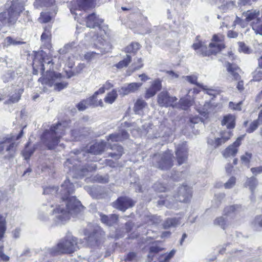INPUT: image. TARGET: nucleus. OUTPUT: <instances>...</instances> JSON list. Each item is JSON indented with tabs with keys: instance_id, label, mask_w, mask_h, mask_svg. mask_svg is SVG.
Masks as SVG:
<instances>
[{
	"instance_id": "obj_1",
	"label": "nucleus",
	"mask_w": 262,
	"mask_h": 262,
	"mask_svg": "<svg viewBox=\"0 0 262 262\" xmlns=\"http://www.w3.org/2000/svg\"><path fill=\"white\" fill-rule=\"evenodd\" d=\"M56 187L44 189L43 194H57L62 200L60 204L56 205L52 210V215L57 225L63 224L70 220V216L75 215L83 207L80 202L75 196H70L74 191V186L69 179L66 180L61 185L59 192Z\"/></svg>"
},
{
	"instance_id": "obj_2",
	"label": "nucleus",
	"mask_w": 262,
	"mask_h": 262,
	"mask_svg": "<svg viewBox=\"0 0 262 262\" xmlns=\"http://www.w3.org/2000/svg\"><path fill=\"white\" fill-rule=\"evenodd\" d=\"M66 124L58 123L43 133L41 140L49 149H53L58 144L59 139L64 134Z\"/></svg>"
},
{
	"instance_id": "obj_3",
	"label": "nucleus",
	"mask_w": 262,
	"mask_h": 262,
	"mask_svg": "<svg viewBox=\"0 0 262 262\" xmlns=\"http://www.w3.org/2000/svg\"><path fill=\"white\" fill-rule=\"evenodd\" d=\"M77 244V238L71 234H67L56 246L49 250V252L53 256L63 253H72L79 249Z\"/></svg>"
},
{
	"instance_id": "obj_4",
	"label": "nucleus",
	"mask_w": 262,
	"mask_h": 262,
	"mask_svg": "<svg viewBox=\"0 0 262 262\" xmlns=\"http://www.w3.org/2000/svg\"><path fill=\"white\" fill-rule=\"evenodd\" d=\"M25 126L23 128L20 130L18 135L15 137L14 135L7 136L3 138L0 141V155L3 154L4 149H6V154L4 156V158L6 159H10L15 157L16 150L17 144L14 141L19 139L23 135V129L26 127Z\"/></svg>"
},
{
	"instance_id": "obj_5",
	"label": "nucleus",
	"mask_w": 262,
	"mask_h": 262,
	"mask_svg": "<svg viewBox=\"0 0 262 262\" xmlns=\"http://www.w3.org/2000/svg\"><path fill=\"white\" fill-rule=\"evenodd\" d=\"M64 77L59 73H56L53 71L47 72L45 77H41L38 81L41 82L42 84H46L50 87L54 86V89L57 91H60L66 88L68 83L62 80Z\"/></svg>"
},
{
	"instance_id": "obj_6",
	"label": "nucleus",
	"mask_w": 262,
	"mask_h": 262,
	"mask_svg": "<svg viewBox=\"0 0 262 262\" xmlns=\"http://www.w3.org/2000/svg\"><path fill=\"white\" fill-rule=\"evenodd\" d=\"M97 0H77V6L75 8L70 9L72 14L75 15H81L83 14L79 13L80 11H84L88 13L85 16H95V12L91 11L95 8Z\"/></svg>"
},
{
	"instance_id": "obj_7",
	"label": "nucleus",
	"mask_w": 262,
	"mask_h": 262,
	"mask_svg": "<svg viewBox=\"0 0 262 262\" xmlns=\"http://www.w3.org/2000/svg\"><path fill=\"white\" fill-rule=\"evenodd\" d=\"M192 48L196 51L197 54L202 56H208L212 54H215L224 48V46L222 43H210L207 47L204 43L199 42L194 43Z\"/></svg>"
},
{
	"instance_id": "obj_8",
	"label": "nucleus",
	"mask_w": 262,
	"mask_h": 262,
	"mask_svg": "<svg viewBox=\"0 0 262 262\" xmlns=\"http://www.w3.org/2000/svg\"><path fill=\"white\" fill-rule=\"evenodd\" d=\"M152 162L162 170H168L173 166L172 155L169 151L156 154L152 158Z\"/></svg>"
},
{
	"instance_id": "obj_9",
	"label": "nucleus",
	"mask_w": 262,
	"mask_h": 262,
	"mask_svg": "<svg viewBox=\"0 0 262 262\" xmlns=\"http://www.w3.org/2000/svg\"><path fill=\"white\" fill-rule=\"evenodd\" d=\"M191 189L189 187L183 185L179 187L177 195L173 196L174 199L172 198L171 201H170L169 198H166L161 202L163 205L169 207H171V204L173 203L174 200L180 202H187L191 197Z\"/></svg>"
},
{
	"instance_id": "obj_10",
	"label": "nucleus",
	"mask_w": 262,
	"mask_h": 262,
	"mask_svg": "<svg viewBox=\"0 0 262 262\" xmlns=\"http://www.w3.org/2000/svg\"><path fill=\"white\" fill-rule=\"evenodd\" d=\"M55 0H35L34 5L38 8L39 7L48 8L47 12H41L40 16H53L57 14V8Z\"/></svg>"
},
{
	"instance_id": "obj_11",
	"label": "nucleus",
	"mask_w": 262,
	"mask_h": 262,
	"mask_svg": "<svg viewBox=\"0 0 262 262\" xmlns=\"http://www.w3.org/2000/svg\"><path fill=\"white\" fill-rule=\"evenodd\" d=\"M177 98L176 97L171 96L167 91H163L161 92L157 96V102L161 107H169L173 106L177 101Z\"/></svg>"
},
{
	"instance_id": "obj_12",
	"label": "nucleus",
	"mask_w": 262,
	"mask_h": 262,
	"mask_svg": "<svg viewBox=\"0 0 262 262\" xmlns=\"http://www.w3.org/2000/svg\"><path fill=\"white\" fill-rule=\"evenodd\" d=\"M134 205V202L127 197H119L113 203V207L122 211H125L127 209Z\"/></svg>"
},
{
	"instance_id": "obj_13",
	"label": "nucleus",
	"mask_w": 262,
	"mask_h": 262,
	"mask_svg": "<svg viewBox=\"0 0 262 262\" xmlns=\"http://www.w3.org/2000/svg\"><path fill=\"white\" fill-rule=\"evenodd\" d=\"M187 146L186 143L179 144L176 148V155L179 165L184 163L187 159Z\"/></svg>"
},
{
	"instance_id": "obj_14",
	"label": "nucleus",
	"mask_w": 262,
	"mask_h": 262,
	"mask_svg": "<svg viewBox=\"0 0 262 262\" xmlns=\"http://www.w3.org/2000/svg\"><path fill=\"white\" fill-rule=\"evenodd\" d=\"M244 136H241L237 138L236 141L226 148L223 152V155L225 158L234 157L238 151V148L241 144V141Z\"/></svg>"
},
{
	"instance_id": "obj_15",
	"label": "nucleus",
	"mask_w": 262,
	"mask_h": 262,
	"mask_svg": "<svg viewBox=\"0 0 262 262\" xmlns=\"http://www.w3.org/2000/svg\"><path fill=\"white\" fill-rule=\"evenodd\" d=\"M162 80L159 78L151 82L150 86L147 89L145 94V98L149 99L154 96L156 93L162 89Z\"/></svg>"
},
{
	"instance_id": "obj_16",
	"label": "nucleus",
	"mask_w": 262,
	"mask_h": 262,
	"mask_svg": "<svg viewBox=\"0 0 262 262\" xmlns=\"http://www.w3.org/2000/svg\"><path fill=\"white\" fill-rule=\"evenodd\" d=\"M242 210L243 208L241 205H228L224 208L223 214L227 217L233 218Z\"/></svg>"
},
{
	"instance_id": "obj_17",
	"label": "nucleus",
	"mask_w": 262,
	"mask_h": 262,
	"mask_svg": "<svg viewBox=\"0 0 262 262\" xmlns=\"http://www.w3.org/2000/svg\"><path fill=\"white\" fill-rule=\"evenodd\" d=\"M77 18V21H80L82 19H84L86 26L89 28H95L96 27L101 29L102 28L101 24L103 23L102 19H99L98 17H75Z\"/></svg>"
},
{
	"instance_id": "obj_18",
	"label": "nucleus",
	"mask_w": 262,
	"mask_h": 262,
	"mask_svg": "<svg viewBox=\"0 0 262 262\" xmlns=\"http://www.w3.org/2000/svg\"><path fill=\"white\" fill-rule=\"evenodd\" d=\"M142 85V83L133 82L121 87L119 90L120 95L123 96L128 95L129 93L137 92Z\"/></svg>"
},
{
	"instance_id": "obj_19",
	"label": "nucleus",
	"mask_w": 262,
	"mask_h": 262,
	"mask_svg": "<svg viewBox=\"0 0 262 262\" xmlns=\"http://www.w3.org/2000/svg\"><path fill=\"white\" fill-rule=\"evenodd\" d=\"M225 67L227 71L230 76L234 80H238L241 78L239 72L241 70L235 64H232L229 62H225Z\"/></svg>"
},
{
	"instance_id": "obj_20",
	"label": "nucleus",
	"mask_w": 262,
	"mask_h": 262,
	"mask_svg": "<svg viewBox=\"0 0 262 262\" xmlns=\"http://www.w3.org/2000/svg\"><path fill=\"white\" fill-rule=\"evenodd\" d=\"M106 144L104 141L96 142L90 147L88 153L93 155H100L106 150Z\"/></svg>"
},
{
	"instance_id": "obj_21",
	"label": "nucleus",
	"mask_w": 262,
	"mask_h": 262,
	"mask_svg": "<svg viewBox=\"0 0 262 262\" xmlns=\"http://www.w3.org/2000/svg\"><path fill=\"white\" fill-rule=\"evenodd\" d=\"M129 135L127 132L124 130H121L118 133H115L110 135L107 137V141L118 142L126 139L128 138Z\"/></svg>"
},
{
	"instance_id": "obj_22",
	"label": "nucleus",
	"mask_w": 262,
	"mask_h": 262,
	"mask_svg": "<svg viewBox=\"0 0 262 262\" xmlns=\"http://www.w3.org/2000/svg\"><path fill=\"white\" fill-rule=\"evenodd\" d=\"M99 214L101 222L109 226H112L115 224L118 219V215L115 214L106 215L103 214L102 213L99 212Z\"/></svg>"
},
{
	"instance_id": "obj_23",
	"label": "nucleus",
	"mask_w": 262,
	"mask_h": 262,
	"mask_svg": "<svg viewBox=\"0 0 262 262\" xmlns=\"http://www.w3.org/2000/svg\"><path fill=\"white\" fill-rule=\"evenodd\" d=\"M109 146L110 149H111L114 151L109 153L108 156L115 159H119L123 154V147L120 145H118V144H114L113 145H111L110 143Z\"/></svg>"
},
{
	"instance_id": "obj_24",
	"label": "nucleus",
	"mask_w": 262,
	"mask_h": 262,
	"mask_svg": "<svg viewBox=\"0 0 262 262\" xmlns=\"http://www.w3.org/2000/svg\"><path fill=\"white\" fill-rule=\"evenodd\" d=\"M97 168V166L95 164L91 163L88 165L86 167L83 168L76 170L77 176L76 178H81L84 176L86 175V173L89 171H92L95 170Z\"/></svg>"
},
{
	"instance_id": "obj_25",
	"label": "nucleus",
	"mask_w": 262,
	"mask_h": 262,
	"mask_svg": "<svg viewBox=\"0 0 262 262\" xmlns=\"http://www.w3.org/2000/svg\"><path fill=\"white\" fill-rule=\"evenodd\" d=\"M180 218L173 217L167 219L163 224V227L164 229H168L172 227H175L180 224Z\"/></svg>"
},
{
	"instance_id": "obj_26",
	"label": "nucleus",
	"mask_w": 262,
	"mask_h": 262,
	"mask_svg": "<svg viewBox=\"0 0 262 262\" xmlns=\"http://www.w3.org/2000/svg\"><path fill=\"white\" fill-rule=\"evenodd\" d=\"M235 118L232 115H228L224 117L222 125H226L227 128H233L235 126Z\"/></svg>"
},
{
	"instance_id": "obj_27",
	"label": "nucleus",
	"mask_w": 262,
	"mask_h": 262,
	"mask_svg": "<svg viewBox=\"0 0 262 262\" xmlns=\"http://www.w3.org/2000/svg\"><path fill=\"white\" fill-rule=\"evenodd\" d=\"M213 224L225 230L228 226L227 219L223 216L217 217L214 220Z\"/></svg>"
},
{
	"instance_id": "obj_28",
	"label": "nucleus",
	"mask_w": 262,
	"mask_h": 262,
	"mask_svg": "<svg viewBox=\"0 0 262 262\" xmlns=\"http://www.w3.org/2000/svg\"><path fill=\"white\" fill-rule=\"evenodd\" d=\"M141 47L140 45L136 42H132L124 49V51L126 53H132L135 55Z\"/></svg>"
},
{
	"instance_id": "obj_29",
	"label": "nucleus",
	"mask_w": 262,
	"mask_h": 262,
	"mask_svg": "<svg viewBox=\"0 0 262 262\" xmlns=\"http://www.w3.org/2000/svg\"><path fill=\"white\" fill-rule=\"evenodd\" d=\"M252 227L257 231L262 230V214L257 215L251 222Z\"/></svg>"
},
{
	"instance_id": "obj_30",
	"label": "nucleus",
	"mask_w": 262,
	"mask_h": 262,
	"mask_svg": "<svg viewBox=\"0 0 262 262\" xmlns=\"http://www.w3.org/2000/svg\"><path fill=\"white\" fill-rule=\"evenodd\" d=\"M147 106V104L144 100L139 99L135 104L134 111L136 114H140L142 110Z\"/></svg>"
},
{
	"instance_id": "obj_31",
	"label": "nucleus",
	"mask_w": 262,
	"mask_h": 262,
	"mask_svg": "<svg viewBox=\"0 0 262 262\" xmlns=\"http://www.w3.org/2000/svg\"><path fill=\"white\" fill-rule=\"evenodd\" d=\"M257 184L258 182L257 179L255 177H252L247 179L245 185L246 187H249L251 192L253 193L254 189L257 185Z\"/></svg>"
},
{
	"instance_id": "obj_32",
	"label": "nucleus",
	"mask_w": 262,
	"mask_h": 262,
	"mask_svg": "<svg viewBox=\"0 0 262 262\" xmlns=\"http://www.w3.org/2000/svg\"><path fill=\"white\" fill-rule=\"evenodd\" d=\"M50 26H46L44 27V32L41 36V40L45 43H49L50 41Z\"/></svg>"
},
{
	"instance_id": "obj_33",
	"label": "nucleus",
	"mask_w": 262,
	"mask_h": 262,
	"mask_svg": "<svg viewBox=\"0 0 262 262\" xmlns=\"http://www.w3.org/2000/svg\"><path fill=\"white\" fill-rule=\"evenodd\" d=\"M132 61V57L128 54H126L125 57L122 60L119 61L116 64V67L118 69H122L127 67Z\"/></svg>"
},
{
	"instance_id": "obj_34",
	"label": "nucleus",
	"mask_w": 262,
	"mask_h": 262,
	"mask_svg": "<svg viewBox=\"0 0 262 262\" xmlns=\"http://www.w3.org/2000/svg\"><path fill=\"white\" fill-rule=\"evenodd\" d=\"M118 94L115 90H113L107 94L104 98V101L109 104H112L117 98Z\"/></svg>"
},
{
	"instance_id": "obj_35",
	"label": "nucleus",
	"mask_w": 262,
	"mask_h": 262,
	"mask_svg": "<svg viewBox=\"0 0 262 262\" xmlns=\"http://www.w3.org/2000/svg\"><path fill=\"white\" fill-rule=\"evenodd\" d=\"M208 143L214 147L216 148L227 142L225 140L221 137L215 138L214 140L209 139H208Z\"/></svg>"
},
{
	"instance_id": "obj_36",
	"label": "nucleus",
	"mask_w": 262,
	"mask_h": 262,
	"mask_svg": "<svg viewBox=\"0 0 262 262\" xmlns=\"http://www.w3.org/2000/svg\"><path fill=\"white\" fill-rule=\"evenodd\" d=\"M6 230V217L0 215V241L3 238Z\"/></svg>"
},
{
	"instance_id": "obj_37",
	"label": "nucleus",
	"mask_w": 262,
	"mask_h": 262,
	"mask_svg": "<svg viewBox=\"0 0 262 262\" xmlns=\"http://www.w3.org/2000/svg\"><path fill=\"white\" fill-rule=\"evenodd\" d=\"M23 92V90L18 89L16 90V92L10 98V99L6 102L7 103H15L17 102L20 98L21 94Z\"/></svg>"
},
{
	"instance_id": "obj_38",
	"label": "nucleus",
	"mask_w": 262,
	"mask_h": 262,
	"mask_svg": "<svg viewBox=\"0 0 262 262\" xmlns=\"http://www.w3.org/2000/svg\"><path fill=\"white\" fill-rule=\"evenodd\" d=\"M92 98H88L85 100H83L79 102L77 105V107L78 110L80 111H83L86 109L89 106H90V104L92 103Z\"/></svg>"
},
{
	"instance_id": "obj_39",
	"label": "nucleus",
	"mask_w": 262,
	"mask_h": 262,
	"mask_svg": "<svg viewBox=\"0 0 262 262\" xmlns=\"http://www.w3.org/2000/svg\"><path fill=\"white\" fill-rule=\"evenodd\" d=\"M192 101L188 98H182L179 101V104L182 110H186L190 106L192 105Z\"/></svg>"
},
{
	"instance_id": "obj_40",
	"label": "nucleus",
	"mask_w": 262,
	"mask_h": 262,
	"mask_svg": "<svg viewBox=\"0 0 262 262\" xmlns=\"http://www.w3.org/2000/svg\"><path fill=\"white\" fill-rule=\"evenodd\" d=\"M76 46V43L75 41L69 42L64 45L63 48L60 49L59 52L60 54H66V53L72 50Z\"/></svg>"
},
{
	"instance_id": "obj_41",
	"label": "nucleus",
	"mask_w": 262,
	"mask_h": 262,
	"mask_svg": "<svg viewBox=\"0 0 262 262\" xmlns=\"http://www.w3.org/2000/svg\"><path fill=\"white\" fill-rule=\"evenodd\" d=\"M234 3L232 1L225 2L221 5V6H219V8L220 10L223 12H226L228 9H231L234 7Z\"/></svg>"
},
{
	"instance_id": "obj_42",
	"label": "nucleus",
	"mask_w": 262,
	"mask_h": 262,
	"mask_svg": "<svg viewBox=\"0 0 262 262\" xmlns=\"http://www.w3.org/2000/svg\"><path fill=\"white\" fill-rule=\"evenodd\" d=\"M5 43L7 46L11 45L16 46L25 43L23 41L16 40L10 36L7 37L5 39Z\"/></svg>"
},
{
	"instance_id": "obj_43",
	"label": "nucleus",
	"mask_w": 262,
	"mask_h": 262,
	"mask_svg": "<svg viewBox=\"0 0 262 262\" xmlns=\"http://www.w3.org/2000/svg\"><path fill=\"white\" fill-rule=\"evenodd\" d=\"M184 79L190 82V83L195 84L200 87H203V85L197 82L198 77L195 75L186 76H185Z\"/></svg>"
},
{
	"instance_id": "obj_44",
	"label": "nucleus",
	"mask_w": 262,
	"mask_h": 262,
	"mask_svg": "<svg viewBox=\"0 0 262 262\" xmlns=\"http://www.w3.org/2000/svg\"><path fill=\"white\" fill-rule=\"evenodd\" d=\"M236 178L231 177L225 183L224 186L226 189H231L234 187L236 183Z\"/></svg>"
},
{
	"instance_id": "obj_45",
	"label": "nucleus",
	"mask_w": 262,
	"mask_h": 262,
	"mask_svg": "<svg viewBox=\"0 0 262 262\" xmlns=\"http://www.w3.org/2000/svg\"><path fill=\"white\" fill-rule=\"evenodd\" d=\"M260 124V123L258 121V120H254L250 124V126L247 129V132L248 133H253L257 128L258 126Z\"/></svg>"
},
{
	"instance_id": "obj_46",
	"label": "nucleus",
	"mask_w": 262,
	"mask_h": 262,
	"mask_svg": "<svg viewBox=\"0 0 262 262\" xmlns=\"http://www.w3.org/2000/svg\"><path fill=\"white\" fill-rule=\"evenodd\" d=\"M97 96L95 95V94H94V95L90 97L89 98H92V103L90 104V106H97L98 105H100L101 106H103V102L102 100L100 99L99 101L97 99Z\"/></svg>"
},
{
	"instance_id": "obj_47",
	"label": "nucleus",
	"mask_w": 262,
	"mask_h": 262,
	"mask_svg": "<svg viewBox=\"0 0 262 262\" xmlns=\"http://www.w3.org/2000/svg\"><path fill=\"white\" fill-rule=\"evenodd\" d=\"M154 189L158 192H164L166 190L165 185L160 182H157L154 185Z\"/></svg>"
},
{
	"instance_id": "obj_48",
	"label": "nucleus",
	"mask_w": 262,
	"mask_h": 262,
	"mask_svg": "<svg viewBox=\"0 0 262 262\" xmlns=\"http://www.w3.org/2000/svg\"><path fill=\"white\" fill-rule=\"evenodd\" d=\"M34 150L32 148H29L28 144L26 146V147L23 151V155L25 159H29L31 156L33 154Z\"/></svg>"
},
{
	"instance_id": "obj_49",
	"label": "nucleus",
	"mask_w": 262,
	"mask_h": 262,
	"mask_svg": "<svg viewBox=\"0 0 262 262\" xmlns=\"http://www.w3.org/2000/svg\"><path fill=\"white\" fill-rule=\"evenodd\" d=\"M72 159H68L67 161L64 163V168H67V167L69 169V170L67 172H73L75 173V167L74 165L72 166H71L72 165Z\"/></svg>"
},
{
	"instance_id": "obj_50",
	"label": "nucleus",
	"mask_w": 262,
	"mask_h": 262,
	"mask_svg": "<svg viewBox=\"0 0 262 262\" xmlns=\"http://www.w3.org/2000/svg\"><path fill=\"white\" fill-rule=\"evenodd\" d=\"M225 194L224 193H219L215 194L214 201L216 202V206L218 207L221 203L222 200L225 198Z\"/></svg>"
},
{
	"instance_id": "obj_51",
	"label": "nucleus",
	"mask_w": 262,
	"mask_h": 262,
	"mask_svg": "<svg viewBox=\"0 0 262 262\" xmlns=\"http://www.w3.org/2000/svg\"><path fill=\"white\" fill-rule=\"evenodd\" d=\"M190 0H171L170 3L173 5H181L186 6L189 3Z\"/></svg>"
},
{
	"instance_id": "obj_52",
	"label": "nucleus",
	"mask_w": 262,
	"mask_h": 262,
	"mask_svg": "<svg viewBox=\"0 0 262 262\" xmlns=\"http://www.w3.org/2000/svg\"><path fill=\"white\" fill-rule=\"evenodd\" d=\"M221 137L227 141L232 136V133L230 130H225L221 133Z\"/></svg>"
},
{
	"instance_id": "obj_53",
	"label": "nucleus",
	"mask_w": 262,
	"mask_h": 262,
	"mask_svg": "<svg viewBox=\"0 0 262 262\" xmlns=\"http://www.w3.org/2000/svg\"><path fill=\"white\" fill-rule=\"evenodd\" d=\"M98 54L99 53H97L95 52H89L85 54L84 58L88 61H90L94 59Z\"/></svg>"
},
{
	"instance_id": "obj_54",
	"label": "nucleus",
	"mask_w": 262,
	"mask_h": 262,
	"mask_svg": "<svg viewBox=\"0 0 262 262\" xmlns=\"http://www.w3.org/2000/svg\"><path fill=\"white\" fill-rule=\"evenodd\" d=\"M252 157V154L249 152H246L245 155L241 156V161L245 163H248Z\"/></svg>"
},
{
	"instance_id": "obj_55",
	"label": "nucleus",
	"mask_w": 262,
	"mask_h": 262,
	"mask_svg": "<svg viewBox=\"0 0 262 262\" xmlns=\"http://www.w3.org/2000/svg\"><path fill=\"white\" fill-rule=\"evenodd\" d=\"M2 78L4 82H8L12 79V73L7 72L3 76Z\"/></svg>"
},
{
	"instance_id": "obj_56",
	"label": "nucleus",
	"mask_w": 262,
	"mask_h": 262,
	"mask_svg": "<svg viewBox=\"0 0 262 262\" xmlns=\"http://www.w3.org/2000/svg\"><path fill=\"white\" fill-rule=\"evenodd\" d=\"M176 251L174 249L172 250L168 254L164 256L163 260L164 262H168L175 254Z\"/></svg>"
},
{
	"instance_id": "obj_57",
	"label": "nucleus",
	"mask_w": 262,
	"mask_h": 262,
	"mask_svg": "<svg viewBox=\"0 0 262 262\" xmlns=\"http://www.w3.org/2000/svg\"><path fill=\"white\" fill-rule=\"evenodd\" d=\"M239 51L240 52H243L244 53H248V48L246 46L245 43L243 42H239Z\"/></svg>"
},
{
	"instance_id": "obj_58",
	"label": "nucleus",
	"mask_w": 262,
	"mask_h": 262,
	"mask_svg": "<svg viewBox=\"0 0 262 262\" xmlns=\"http://www.w3.org/2000/svg\"><path fill=\"white\" fill-rule=\"evenodd\" d=\"M259 15V11L256 10H252L251 11L248 10L246 12L245 16H256Z\"/></svg>"
},
{
	"instance_id": "obj_59",
	"label": "nucleus",
	"mask_w": 262,
	"mask_h": 262,
	"mask_svg": "<svg viewBox=\"0 0 262 262\" xmlns=\"http://www.w3.org/2000/svg\"><path fill=\"white\" fill-rule=\"evenodd\" d=\"M4 246H0V258L4 261H8L9 257L4 253Z\"/></svg>"
},
{
	"instance_id": "obj_60",
	"label": "nucleus",
	"mask_w": 262,
	"mask_h": 262,
	"mask_svg": "<svg viewBox=\"0 0 262 262\" xmlns=\"http://www.w3.org/2000/svg\"><path fill=\"white\" fill-rule=\"evenodd\" d=\"M162 250V248L157 246H152L149 248V253H157L161 251Z\"/></svg>"
},
{
	"instance_id": "obj_61",
	"label": "nucleus",
	"mask_w": 262,
	"mask_h": 262,
	"mask_svg": "<svg viewBox=\"0 0 262 262\" xmlns=\"http://www.w3.org/2000/svg\"><path fill=\"white\" fill-rule=\"evenodd\" d=\"M136 257V254L135 252H131L128 253L125 260L132 261L134 260Z\"/></svg>"
},
{
	"instance_id": "obj_62",
	"label": "nucleus",
	"mask_w": 262,
	"mask_h": 262,
	"mask_svg": "<svg viewBox=\"0 0 262 262\" xmlns=\"http://www.w3.org/2000/svg\"><path fill=\"white\" fill-rule=\"evenodd\" d=\"M256 0H239L238 3L242 6L251 5Z\"/></svg>"
},
{
	"instance_id": "obj_63",
	"label": "nucleus",
	"mask_w": 262,
	"mask_h": 262,
	"mask_svg": "<svg viewBox=\"0 0 262 262\" xmlns=\"http://www.w3.org/2000/svg\"><path fill=\"white\" fill-rule=\"evenodd\" d=\"M251 171L253 173V174L255 175H257L258 173H262V166L252 168L251 169Z\"/></svg>"
},
{
	"instance_id": "obj_64",
	"label": "nucleus",
	"mask_w": 262,
	"mask_h": 262,
	"mask_svg": "<svg viewBox=\"0 0 262 262\" xmlns=\"http://www.w3.org/2000/svg\"><path fill=\"white\" fill-rule=\"evenodd\" d=\"M253 78L255 81H260L262 79V72L256 71L254 73Z\"/></svg>"
}]
</instances>
